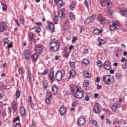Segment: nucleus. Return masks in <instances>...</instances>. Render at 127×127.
<instances>
[{"instance_id": "f257e3e1", "label": "nucleus", "mask_w": 127, "mask_h": 127, "mask_svg": "<svg viewBox=\"0 0 127 127\" xmlns=\"http://www.w3.org/2000/svg\"><path fill=\"white\" fill-rule=\"evenodd\" d=\"M49 47L53 52L59 51V48H60V42H59V40L56 39H53L49 44Z\"/></svg>"}, {"instance_id": "f03ea898", "label": "nucleus", "mask_w": 127, "mask_h": 127, "mask_svg": "<svg viewBox=\"0 0 127 127\" xmlns=\"http://www.w3.org/2000/svg\"><path fill=\"white\" fill-rule=\"evenodd\" d=\"M103 81L108 86H110L116 83V80H115V78H114V77H113L110 75H104L103 77Z\"/></svg>"}, {"instance_id": "7ed1b4c3", "label": "nucleus", "mask_w": 127, "mask_h": 127, "mask_svg": "<svg viewBox=\"0 0 127 127\" xmlns=\"http://www.w3.org/2000/svg\"><path fill=\"white\" fill-rule=\"evenodd\" d=\"M121 28H122V26L118 22H113L112 25L109 26V30L110 31H114L115 29H121Z\"/></svg>"}, {"instance_id": "20e7f679", "label": "nucleus", "mask_w": 127, "mask_h": 127, "mask_svg": "<svg viewBox=\"0 0 127 127\" xmlns=\"http://www.w3.org/2000/svg\"><path fill=\"white\" fill-rule=\"evenodd\" d=\"M73 95L77 99H82L83 98V92L82 91V88L78 87L77 88V91L73 94Z\"/></svg>"}, {"instance_id": "39448f33", "label": "nucleus", "mask_w": 127, "mask_h": 127, "mask_svg": "<svg viewBox=\"0 0 127 127\" xmlns=\"http://www.w3.org/2000/svg\"><path fill=\"white\" fill-rule=\"evenodd\" d=\"M63 72H64V71L59 70L56 73L55 77L57 81H61V80H62V78L64 76Z\"/></svg>"}, {"instance_id": "423d86ee", "label": "nucleus", "mask_w": 127, "mask_h": 127, "mask_svg": "<svg viewBox=\"0 0 127 127\" xmlns=\"http://www.w3.org/2000/svg\"><path fill=\"white\" fill-rule=\"evenodd\" d=\"M52 100V93L51 92H47L45 98V102L47 105L51 104V100Z\"/></svg>"}, {"instance_id": "0eeeda50", "label": "nucleus", "mask_w": 127, "mask_h": 127, "mask_svg": "<svg viewBox=\"0 0 127 127\" xmlns=\"http://www.w3.org/2000/svg\"><path fill=\"white\" fill-rule=\"evenodd\" d=\"M35 49L37 54H41L43 50V46L41 44H38L36 46Z\"/></svg>"}, {"instance_id": "6e6552de", "label": "nucleus", "mask_w": 127, "mask_h": 127, "mask_svg": "<svg viewBox=\"0 0 127 127\" xmlns=\"http://www.w3.org/2000/svg\"><path fill=\"white\" fill-rule=\"evenodd\" d=\"M85 124H86V120L85 119V117H80L77 120L78 126H84Z\"/></svg>"}, {"instance_id": "1a4fd4ad", "label": "nucleus", "mask_w": 127, "mask_h": 127, "mask_svg": "<svg viewBox=\"0 0 127 127\" xmlns=\"http://www.w3.org/2000/svg\"><path fill=\"white\" fill-rule=\"evenodd\" d=\"M20 113L21 115V117L22 118H24L25 119L26 117H27V113H26V111L25 110V108H24V107L22 106L20 108Z\"/></svg>"}, {"instance_id": "9d476101", "label": "nucleus", "mask_w": 127, "mask_h": 127, "mask_svg": "<svg viewBox=\"0 0 127 127\" xmlns=\"http://www.w3.org/2000/svg\"><path fill=\"white\" fill-rule=\"evenodd\" d=\"M94 111L95 114H100L101 113V105L99 103H96L94 106Z\"/></svg>"}, {"instance_id": "9b49d317", "label": "nucleus", "mask_w": 127, "mask_h": 127, "mask_svg": "<svg viewBox=\"0 0 127 127\" xmlns=\"http://www.w3.org/2000/svg\"><path fill=\"white\" fill-rule=\"evenodd\" d=\"M59 112L61 116H66L67 113V109L65 107L62 106L59 109Z\"/></svg>"}, {"instance_id": "f8f14e48", "label": "nucleus", "mask_w": 127, "mask_h": 127, "mask_svg": "<svg viewBox=\"0 0 127 127\" xmlns=\"http://www.w3.org/2000/svg\"><path fill=\"white\" fill-rule=\"evenodd\" d=\"M100 1L102 3H107V8H112L113 4L111 0H100Z\"/></svg>"}, {"instance_id": "ddd939ff", "label": "nucleus", "mask_w": 127, "mask_h": 127, "mask_svg": "<svg viewBox=\"0 0 127 127\" xmlns=\"http://www.w3.org/2000/svg\"><path fill=\"white\" fill-rule=\"evenodd\" d=\"M48 76L52 82H54V70L53 68L50 70Z\"/></svg>"}, {"instance_id": "4468645a", "label": "nucleus", "mask_w": 127, "mask_h": 127, "mask_svg": "<svg viewBox=\"0 0 127 127\" xmlns=\"http://www.w3.org/2000/svg\"><path fill=\"white\" fill-rule=\"evenodd\" d=\"M97 20L98 21H99L101 24H106V18L104 17H103L101 15H99L98 16L97 18Z\"/></svg>"}, {"instance_id": "2eb2a0df", "label": "nucleus", "mask_w": 127, "mask_h": 127, "mask_svg": "<svg viewBox=\"0 0 127 127\" xmlns=\"http://www.w3.org/2000/svg\"><path fill=\"white\" fill-rule=\"evenodd\" d=\"M6 28H7V26L4 22H1L0 23V32H3V31H5L6 30Z\"/></svg>"}, {"instance_id": "dca6fc26", "label": "nucleus", "mask_w": 127, "mask_h": 127, "mask_svg": "<svg viewBox=\"0 0 127 127\" xmlns=\"http://www.w3.org/2000/svg\"><path fill=\"white\" fill-rule=\"evenodd\" d=\"M17 99H14L11 104V108L14 111H15L17 109Z\"/></svg>"}, {"instance_id": "f3484780", "label": "nucleus", "mask_w": 127, "mask_h": 127, "mask_svg": "<svg viewBox=\"0 0 127 127\" xmlns=\"http://www.w3.org/2000/svg\"><path fill=\"white\" fill-rule=\"evenodd\" d=\"M121 105H122V103L119 102V101L115 103H114L112 105V110L113 112H117V109H118V106H121Z\"/></svg>"}, {"instance_id": "a211bd4d", "label": "nucleus", "mask_w": 127, "mask_h": 127, "mask_svg": "<svg viewBox=\"0 0 127 127\" xmlns=\"http://www.w3.org/2000/svg\"><path fill=\"white\" fill-rule=\"evenodd\" d=\"M48 30L51 32L52 33L54 32V30H55V27H54V24L53 23H49L47 27Z\"/></svg>"}, {"instance_id": "6ab92c4d", "label": "nucleus", "mask_w": 127, "mask_h": 127, "mask_svg": "<svg viewBox=\"0 0 127 127\" xmlns=\"http://www.w3.org/2000/svg\"><path fill=\"white\" fill-rule=\"evenodd\" d=\"M94 20H95V15H93L86 18L85 20V22L86 24H89V23L92 22Z\"/></svg>"}, {"instance_id": "aec40b11", "label": "nucleus", "mask_w": 127, "mask_h": 127, "mask_svg": "<svg viewBox=\"0 0 127 127\" xmlns=\"http://www.w3.org/2000/svg\"><path fill=\"white\" fill-rule=\"evenodd\" d=\"M104 68L105 70H110L112 66H111V63L110 62L106 61L104 64Z\"/></svg>"}, {"instance_id": "412c9836", "label": "nucleus", "mask_w": 127, "mask_h": 127, "mask_svg": "<svg viewBox=\"0 0 127 127\" xmlns=\"http://www.w3.org/2000/svg\"><path fill=\"white\" fill-rule=\"evenodd\" d=\"M83 75L84 78H92V74L90 73V72L87 70H84L83 71Z\"/></svg>"}, {"instance_id": "4be33fe9", "label": "nucleus", "mask_w": 127, "mask_h": 127, "mask_svg": "<svg viewBox=\"0 0 127 127\" xmlns=\"http://www.w3.org/2000/svg\"><path fill=\"white\" fill-rule=\"evenodd\" d=\"M65 11L64 8H62L61 10H60L58 12V15L60 17H61L62 18H64L65 17V14H64V12Z\"/></svg>"}, {"instance_id": "5701e85b", "label": "nucleus", "mask_w": 127, "mask_h": 127, "mask_svg": "<svg viewBox=\"0 0 127 127\" xmlns=\"http://www.w3.org/2000/svg\"><path fill=\"white\" fill-rule=\"evenodd\" d=\"M80 86H76V85H74L73 84H71L70 85V88L71 90V92H72L73 94H74V93L77 91V89L78 88H80Z\"/></svg>"}, {"instance_id": "b1692460", "label": "nucleus", "mask_w": 127, "mask_h": 127, "mask_svg": "<svg viewBox=\"0 0 127 127\" xmlns=\"http://www.w3.org/2000/svg\"><path fill=\"white\" fill-rule=\"evenodd\" d=\"M52 92L54 95H56L58 92V88L56 85L54 84L52 87Z\"/></svg>"}, {"instance_id": "393cba45", "label": "nucleus", "mask_w": 127, "mask_h": 127, "mask_svg": "<svg viewBox=\"0 0 127 127\" xmlns=\"http://www.w3.org/2000/svg\"><path fill=\"white\" fill-rule=\"evenodd\" d=\"M120 13L122 16H125V17H127V10L121 9L120 10Z\"/></svg>"}, {"instance_id": "a878e982", "label": "nucleus", "mask_w": 127, "mask_h": 127, "mask_svg": "<svg viewBox=\"0 0 127 127\" xmlns=\"http://www.w3.org/2000/svg\"><path fill=\"white\" fill-rule=\"evenodd\" d=\"M24 56L26 60H29L30 59V58L29 57V52L27 50L24 51Z\"/></svg>"}, {"instance_id": "bb28decb", "label": "nucleus", "mask_w": 127, "mask_h": 127, "mask_svg": "<svg viewBox=\"0 0 127 127\" xmlns=\"http://www.w3.org/2000/svg\"><path fill=\"white\" fill-rule=\"evenodd\" d=\"M103 32V29H101L100 30H99L98 29H95L93 30V33L95 35H99L100 34L102 33Z\"/></svg>"}, {"instance_id": "cd10ccee", "label": "nucleus", "mask_w": 127, "mask_h": 127, "mask_svg": "<svg viewBox=\"0 0 127 127\" xmlns=\"http://www.w3.org/2000/svg\"><path fill=\"white\" fill-rule=\"evenodd\" d=\"M76 75V70L74 69H71L69 72V78L70 79V78H73V77H75Z\"/></svg>"}, {"instance_id": "c85d7f7f", "label": "nucleus", "mask_w": 127, "mask_h": 127, "mask_svg": "<svg viewBox=\"0 0 127 127\" xmlns=\"http://www.w3.org/2000/svg\"><path fill=\"white\" fill-rule=\"evenodd\" d=\"M83 85L84 86V88L86 91H88V86L89 85V80H86L84 81H83Z\"/></svg>"}, {"instance_id": "c756f323", "label": "nucleus", "mask_w": 127, "mask_h": 127, "mask_svg": "<svg viewBox=\"0 0 127 127\" xmlns=\"http://www.w3.org/2000/svg\"><path fill=\"white\" fill-rule=\"evenodd\" d=\"M32 61L34 62H36L37 61V59H38V55H37V54H33L32 56Z\"/></svg>"}, {"instance_id": "7c9ffc66", "label": "nucleus", "mask_w": 127, "mask_h": 127, "mask_svg": "<svg viewBox=\"0 0 127 127\" xmlns=\"http://www.w3.org/2000/svg\"><path fill=\"white\" fill-rule=\"evenodd\" d=\"M42 86L44 89H47V88H48V82H47V80L43 81Z\"/></svg>"}, {"instance_id": "2f4dec72", "label": "nucleus", "mask_w": 127, "mask_h": 127, "mask_svg": "<svg viewBox=\"0 0 127 127\" xmlns=\"http://www.w3.org/2000/svg\"><path fill=\"white\" fill-rule=\"evenodd\" d=\"M56 2L58 6H63L64 5V2H63V0H60Z\"/></svg>"}, {"instance_id": "473e14b6", "label": "nucleus", "mask_w": 127, "mask_h": 127, "mask_svg": "<svg viewBox=\"0 0 127 127\" xmlns=\"http://www.w3.org/2000/svg\"><path fill=\"white\" fill-rule=\"evenodd\" d=\"M81 63H83L85 65H88L90 64V61L87 59H84L81 62Z\"/></svg>"}, {"instance_id": "72a5a7b5", "label": "nucleus", "mask_w": 127, "mask_h": 127, "mask_svg": "<svg viewBox=\"0 0 127 127\" xmlns=\"http://www.w3.org/2000/svg\"><path fill=\"white\" fill-rule=\"evenodd\" d=\"M115 78L118 79H122L123 75L121 73H116L115 74Z\"/></svg>"}, {"instance_id": "f704fd0d", "label": "nucleus", "mask_w": 127, "mask_h": 127, "mask_svg": "<svg viewBox=\"0 0 127 127\" xmlns=\"http://www.w3.org/2000/svg\"><path fill=\"white\" fill-rule=\"evenodd\" d=\"M15 96H16V99H18L19 97H20V91H19V90L17 89L16 90L15 93Z\"/></svg>"}, {"instance_id": "c9c22d12", "label": "nucleus", "mask_w": 127, "mask_h": 127, "mask_svg": "<svg viewBox=\"0 0 127 127\" xmlns=\"http://www.w3.org/2000/svg\"><path fill=\"white\" fill-rule=\"evenodd\" d=\"M18 71L19 74H21L22 75L24 74V70H23V68H22V67H19Z\"/></svg>"}, {"instance_id": "e433bc0d", "label": "nucleus", "mask_w": 127, "mask_h": 127, "mask_svg": "<svg viewBox=\"0 0 127 127\" xmlns=\"http://www.w3.org/2000/svg\"><path fill=\"white\" fill-rule=\"evenodd\" d=\"M20 22L23 25H24V18L22 16V15H20Z\"/></svg>"}, {"instance_id": "4c0bfd02", "label": "nucleus", "mask_w": 127, "mask_h": 127, "mask_svg": "<svg viewBox=\"0 0 127 127\" xmlns=\"http://www.w3.org/2000/svg\"><path fill=\"white\" fill-rule=\"evenodd\" d=\"M54 22L55 23V24H57V23H58V21H59V18L57 16H55L54 17Z\"/></svg>"}, {"instance_id": "58836bf2", "label": "nucleus", "mask_w": 127, "mask_h": 127, "mask_svg": "<svg viewBox=\"0 0 127 127\" xmlns=\"http://www.w3.org/2000/svg\"><path fill=\"white\" fill-rule=\"evenodd\" d=\"M69 18H70V20H71L72 21H73V20H75V15H74L73 13H70L69 14Z\"/></svg>"}, {"instance_id": "ea45409f", "label": "nucleus", "mask_w": 127, "mask_h": 127, "mask_svg": "<svg viewBox=\"0 0 127 127\" xmlns=\"http://www.w3.org/2000/svg\"><path fill=\"white\" fill-rule=\"evenodd\" d=\"M89 123L91 124L94 125V126H98V122L95 120H90Z\"/></svg>"}, {"instance_id": "a19ab883", "label": "nucleus", "mask_w": 127, "mask_h": 127, "mask_svg": "<svg viewBox=\"0 0 127 127\" xmlns=\"http://www.w3.org/2000/svg\"><path fill=\"white\" fill-rule=\"evenodd\" d=\"M76 5V2H72L71 4L70 5V9L71 10H74V8H75V6Z\"/></svg>"}, {"instance_id": "79ce46f5", "label": "nucleus", "mask_w": 127, "mask_h": 127, "mask_svg": "<svg viewBox=\"0 0 127 127\" xmlns=\"http://www.w3.org/2000/svg\"><path fill=\"white\" fill-rule=\"evenodd\" d=\"M19 122L20 121V119L19 118V116H17L13 121V123L14 124V123H16V122Z\"/></svg>"}, {"instance_id": "37998d69", "label": "nucleus", "mask_w": 127, "mask_h": 127, "mask_svg": "<svg viewBox=\"0 0 127 127\" xmlns=\"http://www.w3.org/2000/svg\"><path fill=\"white\" fill-rule=\"evenodd\" d=\"M97 40L99 42V44H98V46H102V43L103 42V40H102L101 38H98L97 39Z\"/></svg>"}, {"instance_id": "c03bdc74", "label": "nucleus", "mask_w": 127, "mask_h": 127, "mask_svg": "<svg viewBox=\"0 0 127 127\" xmlns=\"http://www.w3.org/2000/svg\"><path fill=\"white\" fill-rule=\"evenodd\" d=\"M96 63L98 67H102L103 66V63L101 61H97Z\"/></svg>"}, {"instance_id": "a18cd8bd", "label": "nucleus", "mask_w": 127, "mask_h": 127, "mask_svg": "<svg viewBox=\"0 0 127 127\" xmlns=\"http://www.w3.org/2000/svg\"><path fill=\"white\" fill-rule=\"evenodd\" d=\"M42 75H47L48 74V69L46 68L44 71L41 73Z\"/></svg>"}, {"instance_id": "49530a36", "label": "nucleus", "mask_w": 127, "mask_h": 127, "mask_svg": "<svg viewBox=\"0 0 127 127\" xmlns=\"http://www.w3.org/2000/svg\"><path fill=\"white\" fill-rule=\"evenodd\" d=\"M107 11L110 16H112V15H113V14L114 13V11L113 10H108Z\"/></svg>"}, {"instance_id": "de8ad7c7", "label": "nucleus", "mask_w": 127, "mask_h": 127, "mask_svg": "<svg viewBox=\"0 0 127 127\" xmlns=\"http://www.w3.org/2000/svg\"><path fill=\"white\" fill-rule=\"evenodd\" d=\"M1 5L2 6V9H3L4 10H6L7 8V6H6V5H5V4L4 3H1Z\"/></svg>"}, {"instance_id": "09e8293b", "label": "nucleus", "mask_w": 127, "mask_h": 127, "mask_svg": "<svg viewBox=\"0 0 127 127\" xmlns=\"http://www.w3.org/2000/svg\"><path fill=\"white\" fill-rule=\"evenodd\" d=\"M69 65L71 68H74L75 67V62H71L69 63Z\"/></svg>"}, {"instance_id": "8fccbe9b", "label": "nucleus", "mask_w": 127, "mask_h": 127, "mask_svg": "<svg viewBox=\"0 0 127 127\" xmlns=\"http://www.w3.org/2000/svg\"><path fill=\"white\" fill-rule=\"evenodd\" d=\"M107 125H112V121L111 120L108 119V118L106 119V122Z\"/></svg>"}, {"instance_id": "3c124183", "label": "nucleus", "mask_w": 127, "mask_h": 127, "mask_svg": "<svg viewBox=\"0 0 127 127\" xmlns=\"http://www.w3.org/2000/svg\"><path fill=\"white\" fill-rule=\"evenodd\" d=\"M33 37H34V34H33V33H30L29 34V38H30V39H31L33 38Z\"/></svg>"}, {"instance_id": "603ef678", "label": "nucleus", "mask_w": 127, "mask_h": 127, "mask_svg": "<svg viewBox=\"0 0 127 127\" xmlns=\"http://www.w3.org/2000/svg\"><path fill=\"white\" fill-rule=\"evenodd\" d=\"M35 24L37 25V26H39V27L42 26V23L41 22H37L35 23Z\"/></svg>"}, {"instance_id": "864d4df0", "label": "nucleus", "mask_w": 127, "mask_h": 127, "mask_svg": "<svg viewBox=\"0 0 127 127\" xmlns=\"http://www.w3.org/2000/svg\"><path fill=\"white\" fill-rule=\"evenodd\" d=\"M3 42H4V43L7 44V43H8V42H9V41L8 40V38H4L3 40Z\"/></svg>"}, {"instance_id": "5fc2aeb1", "label": "nucleus", "mask_w": 127, "mask_h": 127, "mask_svg": "<svg viewBox=\"0 0 127 127\" xmlns=\"http://www.w3.org/2000/svg\"><path fill=\"white\" fill-rule=\"evenodd\" d=\"M78 39H77V38L76 37H73L72 38V40L71 41V43H75V41H77V40Z\"/></svg>"}, {"instance_id": "6e6d98bb", "label": "nucleus", "mask_w": 127, "mask_h": 127, "mask_svg": "<svg viewBox=\"0 0 127 127\" xmlns=\"http://www.w3.org/2000/svg\"><path fill=\"white\" fill-rule=\"evenodd\" d=\"M35 29L36 32H38V33H39L41 31V28L40 27H36Z\"/></svg>"}, {"instance_id": "4d7b16f0", "label": "nucleus", "mask_w": 127, "mask_h": 127, "mask_svg": "<svg viewBox=\"0 0 127 127\" xmlns=\"http://www.w3.org/2000/svg\"><path fill=\"white\" fill-rule=\"evenodd\" d=\"M83 30H84V27L83 26L79 27V31L80 33H82L83 32Z\"/></svg>"}, {"instance_id": "13d9d810", "label": "nucleus", "mask_w": 127, "mask_h": 127, "mask_svg": "<svg viewBox=\"0 0 127 127\" xmlns=\"http://www.w3.org/2000/svg\"><path fill=\"white\" fill-rule=\"evenodd\" d=\"M1 116L3 118V119H4L5 117H6V113L4 112H2Z\"/></svg>"}, {"instance_id": "bf43d9fd", "label": "nucleus", "mask_w": 127, "mask_h": 127, "mask_svg": "<svg viewBox=\"0 0 127 127\" xmlns=\"http://www.w3.org/2000/svg\"><path fill=\"white\" fill-rule=\"evenodd\" d=\"M84 100L85 101H86V102H89V100H90V97H89V96L86 95Z\"/></svg>"}, {"instance_id": "052dcab7", "label": "nucleus", "mask_w": 127, "mask_h": 127, "mask_svg": "<svg viewBox=\"0 0 127 127\" xmlns=\"http://www.w3.org/2000/svg\"><path fill=\"white\" fill-rule=\"evenodd\" d=\"M63 28H64V30H67V29H68V28H69V27L68 26V25L64 24L63 27Z\"/></svg>"}, {"instance_id": "680f3d73", "label": "nucleus", "mask_w": 127, "mask_h": 127, "mask_svg": "<svg viewBox=\"0 0 127 127\" xmlns=\"http://www.w3.org/2000/svg\"><path fill=\"white\" fill-rule=\"evenodd\" d=\"M84 4L86 5V7H89V3L88 2V0H84Z\"/></svg>"}, {"instance_id": "e2e57ef3", "label": "nucleus", "mask_w": 127, "mask_h": 127, "mask_svg": "<svg viewBox=\"0 0 127 127\" xmlns=\"http://www.w3.org/2000/svg\"><path fill=\"white\" fill-rule=\"evenodd\" d=\"M72 107H77V102H73L71 104Z\"/></svg>"}, {"instance_id": "0e129e2a", "label": "nucleus", "mask_w": 127, "mask_h": 127, "mask_svg": "<svg viewBox=\"0 0 127 127\" xmlns=\"http://www.w3.org/2000/svg\"><path fill=\"white\" fill-rule=\"evenodd\" d=\"M28 101L30 103H32V97H31V96H29L28 97Z\"/></svg>"}, {"instance_id": "69168bd1", "label": "nucleus", "mask_w": 127, "mask_h": 127, "mask_svg": "<svg viewBox=\"0 0 127 127\" xmlns=\"http://www.w3.org/2000/svg\"><path fill=\"white\" fill-rule=\"evenodd\" d=\"M119 102H118L119 103H123V102H124V98H122V97H120L119 98Z\"/></svg>"}, {"instance_id": "338daca9", "label": "nucleus", "mask_w": 127, "mask_h": 127, "mask_svg": "<svg viewBox=\"0 0 127 127\" xmlns=\"http://www.w3.org/2000/svg\"><path fill=\"white\" fill-rule=\"evenodd\" d=\"M15 127H21V125H20V123H16Z\"/></svg>"}, {"instance_id": "774afa93", "label": "nucleus", "mask_w": 127, "mask_h": 127, "mask_svg": "<svg viewBox=\"0 0 127 127\" xmlns=\"http://www.w3.org/2000/svg\"><path fill=\"white\" fill-rule=\"evenodd\" d=\"M12 47V43H11L7 45L8 48H11Z\"/></svg>"}]
</instances>
